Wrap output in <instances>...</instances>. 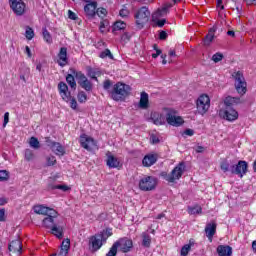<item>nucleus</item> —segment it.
Returning <instances> with one entry per match:
<instances>
[{
	"label": "nucleus",
	"mask_w": 256,
	"mask_h": 256,
	"mask_svg": "<svg viewBox=\"0 0 256 256\" xmlns=\"http://www.w3.org/2000/svg\"><path fill=\"white\" fill-rule=\"evenodd\" d=\"M66 81L71 89H77V82H75V75L73 73L66 76Z\"/></svg>",
	"instance_id": "34"
},
{
	"label": "nucleus",
	"mask_w": 256,
	"mask_h": 256,
	"mask_svg": "<svg viewBox=\"0 0 256 256\" xmlns=\"http://www.w3.org/2000/svg\"><path fill=\"white\" fill-rule=\"evenodd\" d=\"M45 143L47 147H49L51 151L55 153V155H60V156L65 155V148L63 147V145H61V143L52 141L49 138H46Z\"/></svg>",
	"instance_id": "11"
},
{
	"label": "nucleus",
	"mask_w": 256,
	"mask_h": 256,
	"mask_svg": "<svg viewBox=\"0 0 256 256\" xmlns=\"http://www.w3.org/2000/svg\"><path fill=\"white\" fill-rule=\"evenodd\" d=\"M79 103H85L87 101V94L84 91H80L77 95Z\"/></svg>",
	"instance_id": "46"
},
{
	"label": "nucleus",
	"mask_w": 256,
	"mask_h": 256,
	"mask_svg": "<svg viewBox=\"0 0 256 256\" xmlns=\"http://www.w3.org/2000/svg\"><path fill=\"white\" fill-rule=\"evenodd\" d=\"M42 35L47 43H52L53 40L51 39V34L47 30V28H43Z\"/></svg>",
	"instance_id": "45"
},
{
	"label": "nucleus",
	"mask_w": 256,
	"mask_h": 256,
	"mask_svg": "<svg viewBox=\"0 0 256 256\" xmlns=\"http://www.w3.org/2000/svg\"><path fill=\"white\" fill-rule=\"evenodd\" d=\"M58 91L63 99V101L69 102L71 99V92H69V86L65 82H60L58 84Z\"/></svg>",
	"instance_id": "17"
},
{
	"label": "nucleus",
	"mask_w": 256,
	"mask_h": 256,
	"mask_svg": "<svg viewBox=\"0 0 256 256\" xmlns=\"http://www.w3.org/2000/svg\"><path fill=\"white\" fill-rule=\"evenodd\" d=\"M52 235H55L57 239H63V226L59 225V222L56 223L51 229H50Z\"/></svg>",
	"instance_id": "30"
},
{
	"label": "nucleus",
	"mask_w": 256,
	"mask_h": 256,
	"mask_svg": "<svg viewBox=\"0 0 256 256\" xmlns=\"http://www.w3.org/2000/svg\"><path fill=\"white\" fill-rule=\"evenodd\" d=\"M131 93V86L118 82L113 86L112 91H110L111 97L114 101H124Z\"/></svg>",
	"instance_id": "1"
},
{
	"label": "nucleus",
	"mask_w": 256,
	"mask_h": 256,
	"mask_svg": "<svg viewBox=\"0 0 256 256\" xmlns=\"http://www.w3.org/2000/svg\"><path fill=\"white\" fill-rule=\"evenodd\" d=\"M220 168L224 173H227V171H231V166L229 165V162H227V161L222 162L220 165Z\"/></svg>",
	"instance_id": "48"
},
{
	"label": "nucleus",
	"mask_w": 256,
	"mask_h": 256,
	"mask_svg": "<svg viewBox=\"0 0 256 256\" xmlns=\"http://www.w3.org/2000/svg\"><path fill=\"white\" fill-rule=\"evenodd\" d=\"M9 3L15 15L21 16L25 13V2L23 0H9Z\"/></svg>",
	"instance_id": "12"
},
{
	"label": "nucleus",
	"mask_w": 256,
	"mask_h": 256,
	"mask_svg": "<svg viewBox=\"0 0 256 256\" xmlns=\"http://www.w3.org/2000/svg\"><path fill=\"white\" fill-rule=\"evenodd\" d=\"M9 179V173L5 170H0V181H7Z\"/></svg>",
	"instance_id": "51"
},
{
	"label": "nucleus",
	"mask_w": 256,
	"mask_h": 256,
	"mask_svg": "<svg viewBox=\"0 0 256 256\" xmlns=\"http://www.w3.org/2000/svg\"><path fill=\"white\" fill-rule=\"evenodd\" d=\"M239 103H241V98L239 97L228 96L224 100V105H226V107H233V105H239Z\"/></svg>",
	"instance_id": "32"
},
{
	"label": "nucleus",
	"mask_w": 256,
	"mask_h": 256,
	"mask_svg": "<svg viewBox=\"0 0 256 256\" xmlns=\"http://www.w3.org/2000/svg\"><path fill=\"white\" fill-rule=\"evenodd\" d=\"M219 115L226 121H237L239 119V113L233 107H226L225 110H220Z\"/></svg>",
	"instance_id": "9"
},
{
	"label": "nucleus",
	"mask_w": 256,
	"mask_h": 256,
	"mask_svg": "<svg viewBox=\"0 0 256 256\" xmlns=\"http://www.w3.org/2000/svg\"><path fill=\"white\" fill-rule=\"evenodd\" d=\"M106 165L110 169H117L118 167H121V161H119V158L113 156L111 152L106 153Z\"/></svg>",
	"instance_id": "15"
},
{
	"label": "nucleus",
	"mask_w": 256,
	"mask_h": 256,
	"mask_svg": "<svg viewBox=\"0 0 256 256\" xmlns=\"http://www.w3.org/2000/svg\"><path fill=\"white\" fill-rule=\"evenodd\" d=\"M118 249L119 248H118L117 244L114 242V244L112 245V247L110 248V250L108 251L106 256H117Z\"/></svg>",
	"instance_id": "44"
},
{
	"label": "nucleus",
	"mask_w": 256,
	"mask_h": 256,
	"mask_svg": "<svg viewBox=\"0 0 256 256\" xmlns=\"http://www.w3.org/2000/svg\"><path fill=\"white\" fill-rule=\"evenodd\" d=\"M7 123H9V112H6V113L4 114L3 127H7Z\"/></svg>",
	"instance_id": "60"
},
{
	"label": "nucleus",
	"mask_w": 256,
	"mask_h": 256,
	"mask_svg": "<svg viewBox=\"0 0 256 256\" xmlns=\"http://www.w3.org/2000/svg\"><path fill=\"white\" fill-rule=\"evenodd\" d=\"M142 163L144 167H151V165H155V163H157V155L156 154L146 155L143 158Z\"/></svg>",
	"instance_id": "27"
},
{
	"label": "nucleus",
	"mask_w": 256,
	"mask_h": 256,
	"mask_svg": "<svg viewBox=\"0 0 256 256\" xmlns=\"http://www.w3.org/2000/svg\"><path fill=\"white\" fill-rule=\"evenodd\" d=\"M100 59H114L113 54L111 53V50L105 49L99 54Z\"/></svg>",
	"instance_id": "39"
},
{
	"label": "nucleus",
	"mask_w": 256,
	"mask_h": 256,
	"mask_svg": "<svg viewBox=\"0 0 256 256\" xmlns=\"http://www.w3.org/2000/svg\"><path fill=\"white\" fill-rule=\"evenodd\" d=\"M217 29V25H214L212 28L209 29L208 34L203 39L204 45L209 46L211 45V43H213V40L215 39V32L217 31Z\"/></svg>",
	"instance_id": "23"
},
{
	"label": "nucleus",
	"mask_w": 256,
	"mask_h": 256,
	"mask_svg": "<svg viewBox=\"0 0 256 256\" xmlns=\"http://www.w3.org/2000/svg\"><path fill=\"white\" fill-rule=\"evenodd\" d=\"M88 76L91 77V79L97 80V76H95V72L91 68L88 70Z\"/></svg>",
	"instance_id": "61"
},
{
	"label": "nucleus",
	"mask_w": 256,
	"mask_h": 256,
	"mask_svg": "<svg viewBox=\"0 0 256 256\" xmlns=\"http://www.w3.org/2000/svg\"><path fill=\"white\" fill-rule=\"evenodd\" d=\"M29 145L32 149H41V143L39 142V139L34 136L30 138Z\"/></svg>",
	"instance_id": "35"
},
{
	"label": "nucleus",
	"mask_w": 256,
	"mask_h": 256,
	"mask_svg": "<svg viewBox=\"0 0 256 256\" xmlns=\"http://www.w3.org/2000/svg\"><path fill=\"white\" fill-rule=\"evenodd\" d=\"M185 171V163H179L170 174L165 173L163 175L164 179L168 181V183H175V181L181 179L183 173Z\"/></svg>",
	"instance_id": "3"
},
{
	"label": "nucleus",
	"mask_w": 256,
	"mask_h": 256,
	"mask_svg": "<svg viewBox=\"0 0 256 256\" xmlns=\"http://www.w3.org/2000/svg\"><path fill=\"white\" fill-rule=\"evenodd\" d=\"M139 108L140 109H149V94H147V92H141Z\"/></svg>",
	"instance_id": "29"
},
{
	"label": "nucleus",
	"mask_w": 256,
	"mask_h": 256,
	"mask_svg": "<svg viewBox=\"0 0 256 256\" xmlns=\"http://www.w3.org/2000/svg\"><path fill=\"white\" fill-rule=\"evenodd\" d=\"M96 15H98V17H101L103 19V17H105V15H107V9H105V8L96 9Z\"/></svg>",
	"instance_id": "50"
},
{
	"label": "nucleus",
	"mask_w": 256,
	"mask_h": 256,
	"mask_svg": "<svg viewBox=\"0 0 256 256\" xmlns=\"http://www.w3.org/2000/svg\"><path fill=\"white\" fill-rule=\"evenodd\" d=\"M68 17H69V19H72V21L77 20V14H75V12H73L71 10L68 11Z\"/></svg>",
	"instance_id": "59"
},
{
	"label": "nucleus",
	"mask_w": 256,
	"mask_h": 256,
	"mask_svg": "<svg viewBox=\"0 0 256 256\" xmlns=\"http://www.w3.org/2000/svg\"><path fill=\"white\" fill-rule=\"evenodd\" d=\"M197 111L200 115H205L211 107V99L207 94H202L196 101Z\"/></svg>",
	"instance_id": "4"
},
{
	"label": "nucleus",
	"mask_w": 256,
	"mask_h": 256,
	"mask_svg": "<svg viewBox=\"0 0 256 256\" xmlns=\"http://www.w3.org/2000/svg\"><path fill=\"white\" fill-rule=\"evenodd\" d=\"M189 251H191V245L186 244L181 249V255L187 256L189 254Z\"/></svg>",
	"instance_id": "49"
},
{
	"label": "nucleus",
	"mask_w": 256,
	"mask_h": 256,
	"mask_svg": "<svg viewBox=\"0 0 256 256\" xmlns=\"http://www.w3.org/2000/svg\"><path fill=\"white\" fill-rule=\"evenodd\" d=\"M80 145L87 151H91L93 145H95V141L93 140V138L87 135H82L80 137Z\"/></svg>",
	"instance_id": "20"
},
{
	"label": "nucleus",
	"mask_w": 256,
	"mask_h": 256,
	"mask_svg": "<svg viewBox=\"0 0 256 256\" xmlns=\"http://www.w3.org/2000/svg\"><path fill=\"white\" fill-rule=\"evenodd\" d=\"M212 61H214V63H219V61H223V54L221 52H217L212 56Z\"/></svg>",
	"instance_id": "47"
},
{
	"label": "nucleus",
	"mask_w": 256,
	"mask_h": 256,
	"mask_svg": "<svg viewBox=\"0 0 256 256\" xmlns=\"http://www.w3.org/2000/svg\"><path fill=\"white\" fill-rule=\"evenodd\" d=\"M149 17H151V11H149L147 6L138 9L134 14L137 29H143L149 23Z\"/></svg>",
	"instance_id": "2"
},
{
	"label": "nucleus",
	"mask_w": 256,
	"mask_h": 256,
	"mask_svg": "<svg viewBox=\"0 0 256 256\" xmlns=\"http://www.w3.org/2000/svg\"><path fill=\"white\" fill-rule=\"evenodd\" d=\"M34 213L37 215H57V211L55 209L43 206V205H36L33 207Z\"/></svg>",
	"instance_id": "14"
},
{
	"label": "nucleus",
	"mask_w": 256,
	"mask_h": 256,
	"mask_svg": "<svg viewBox=\"0 0 256 256\" xmlns=\"http://www.w3.org/2000/svg\"><path fill=\"white\" fill-rule=\"evenodd\" d=\"M112 85H113V83L111 82V80H106L103 83V88L105 89V91H109V89H111Z\"/></svg>",
	"instance_id": "52"
},
{
	"label": "nucleus",
	"mask_w": 256,
	"mask_h": 256,
	"mask_svg": "<svg viewBox=\"0 0 256 256\" xmlns=\"http://www.w3.org/2000/svg\"><path fill=\"white\" fill-rule=\"evenodd\" d=\"M7 217L5 216V208L0 209V221L5 222Z\"/></svg>",
	"instance_id": "57"
},
{
	"label": "nucleus",
	"mask_w": 256,
	"mask_h": 256,
	"mask_svg": "<svg viewBox=\"0 0 256 256\" xmlns=\"http://www.w3.org/2000/svg\"><path fill=\"white\" fill-rule=\"evenodd\" d=\"M171 7H173L172 4H166L164 7L158 9L152 14V21H157L158 19H161V17H165V15L169 13V9H171Z\"/></svg>",
	"instance_id": "18"
},
{
	"label": "nucleus",
	"mask_w": 256,
	"mask_h": 256,
	"mask_svg": "<svg viewBox=\"0 0 256 256\" xmlns=\"http://www.w3.org/2000/svg\"><path fill=\"white\" fill-rule=\"evenodd\" d=\"M114 243H116V246L122 253H129L133 249V240L129 238H120Z\"/></svg>",
	"instance_id": "10"
},
{
	"label": "nucleus",
	"mask_w": 256,
	"mask_h": 256,
	"mask_svg": "<svg viewBox=\"0 0 256 256\" xmlns=\"http://www.w3.org/2000/svg\"><path fill=\"white\" fill-rule=\"evenodd\" d=\"M58 65H60V67H65V65H67L69 63V58H67V48L66 47H61L60 51L58 53Z\"/></svg>",
	"instance_id": "21"
},
{
	"label": "nucleus",
	"mask_w": 256,
	"mask_h": 256,
	"mask_svg": "<svg viewBox=\"0 0 256 256\" xmlns=\"http://www.w3.org/2000/svg\"><path fill=\"white\" fill-rule=\"evenodd\" d=\"M84 13L87 19H94L97 15V2L88 1L84 6Z\"/></svg>",
	"instance_id": "13"
},
{
	"label": "nucleus",
	"mask_w": 256,
	"mask_h": 256,
	"mask_svg": "<svg viewBox=\"0 0 256 256\" xmlns=\"http://www.w3.org/2000/svg\"><path fill=\"white\" fill-rule=\"evenodd\" d=\"M153 23H156V25L158 27H163L166 23H167V20L166 19H161V20H152Z\"/></svg>",
	"instance_id": "53"
},
{
	"label": "nucleus",
	"mask_w": 256,
	"mask_h": 256,
	"mask_svg": "<svg viewBox=\"0 0 256 256\" xmlns=\"http://www.w3.org/2000/svg\"><path fill=\"white\" fill-rule=\"evenodd\" d=\"M8 250L11 253H17V255H21V253L23 252V245L21 244V240L17 239L10 242V244L8 245Z\"/></svg>",
	"instance_id": "19"
},
{
	"label": "nucleus",
	"mask_w": 256,
	"mask_h": 256,
	"mask_svg": "<svg viewBox=\"0 0 256 256\" xmlns=\"http://www.w3.org/2000/svg\"><path fill=\"white\" fill-rule=\"evenodd\" d=\"M57 214L56 215H47L46 218L43 219L42 225L46 229H51L57 222Z\"/></svg>",
	"instance_id": "25"
},
{
	"label": "nucleus",
	"mask_w": 256,
	"mask_h": 256,
	"mask_svg": "<svg viewBox=\"0 0 256 256\" xmlns=\"http://www.w3.org/2000/svg\"><path fill=\"white\" fill-rule=\"evenodd\" d=\"M69 101H70L71 109H77V100H75V98H71V96H70Z\"/></svg>",
	"instance_id": "56"
},
{
	"label": "nucleus",
	"mask_w": 256,
	"mask_h": 256,
	"mask_svg": "<svg viewBox=\"0 0 256 256\" xmlns=\"http://www.w3.org/2000/svg\"><path fill=\"white\" fill-rule=\"evenodd\" d=\"M70 73L74 75L75 79L78 81V85H81V83H84V81H87V76L83 74V72H79L73 68L70 69Z\"/></svg>",
	"instance_id": "31"
},
{
	"label": "nucleus",
	"mask_w": 256,
	"mask_h": 256,
	"mask_svg": "<svg viewBox=\"0 0 256 256\" xmlns=\"http://www.w3.org/2000/svg\"><path fill=\"white\" fill-rule=\"evenodd\" d=\"M46 159V167H53V165L57 164V158L53 155H48L45 157Z\"/></svg>",
	"instance_id": "36"
},
{
	"label": "nucleus",
	"mask_w": 256,
	"mask_h": 256,
	"mask_svg": "<svg viewBox=\"0 0 256 256\" xmlns=\"http://www.w3.org/2000/svg\"><path fill=\"white\" fill-rule=\"evenodd\" d=\"M205 233L209 241H213V236L217 233V224L215 222L207 224L205 227Z\"/></svg>",
	"instance_id": "24"
},
{
	"label": "nucleus",
	"mask_w": 256,
	"mask_h": 256,
	"mask_svg": "<svg viewBox=\"0 0 256 256\" xmlns=\"http://www.w3.org/2000/svg\"><path fill=\"white\" fill-rule=\"evenodd\" d=\"M183 135H188V137H193V135H195V131L193 129H186L184 132H183Z\"/></svg>",
	"instance_id": "58"
},
{
	"label": "nucleus",
	"mask_w": 256,
	"mask_h": 256,
	"mask_svg": "<svg viewBox=\"0 0 256 256\" xmlns=\"http://www.w3.org/2000/svg\"><path fill=\"white\" fill-rule=\"evenodd\" d=\"M248 168L249 165L247 164V161L240 160L236 165L230 166V173H232V175H238L242 179L244 175H247Z\"/></svg>",
	"instance_id": "7"
},
{
	"label": "nucleus",
	"mask_w": 256,
	"mask_h": 256,
	"mask_svg": "<svg viewBox=\"0 0 256 256\" xmlns=\"http://www.w3.org/2000/svg\"><path fill=\"white\" fill-rule=\"evenodd\" d=\"M24 159L26 161H33L35 159V154L33 153V150L31 149H26L24 151Z\"/></svg>",
	"instance_id": "38"
},
{
	"label": "nucleus",
	"mask_w": 256,
	"mask_h": 256,
	"mask_svg": "<svg viewBox=\"0 0 256 256\" xmlns=\"http://www.w3.org/2000/svg\"><path fill=\"white\" fill-rule=\"evenodd\" d=\"M159 39H161L162 41L167 39V32L161 31L160 34H159Z\"/></svg>",
	"instance_id": "63"
},
{
	"label": "nucleus",
	"mask_w": 256,
	"mask_h": 256,
	"mask_svg": "<svg viewBox=\"0 0 256 256\" xmlns=\"http://www.w3.org/2000/svg\"><path fill=\"white\" fill-rule=\"evenodd\" d=\"M120 17H129V10L127 8H122L119 12Z\"/></svg>",
	"instance_id": "54"
},
{
	"label": "nucleus",
	"mask_w": 256,
	"mask_h": 256,
	"mask_svg": "<svg viewBox=\"0 0 256 256\" xmlns=\"http://www.w3.org/2000/svg\"><path fill=\"white\" fill-rule=\"evenodd\" d=\"M235 79V89L239 95H245L247 93V82H245V77L241 71L236 72L233 75Z\"/></svg>",
	"instance_id": "6"
},
{
	"label": "nucleus",
	"mask_w": 256,
	"mask_h": 256,
	"mask_svg": "<svg viewBox=\"0 0 256 256\" xmlns=\"http://www.w3.org/2000/svg\"><path fill=\"white\" fill-rule=\"evenodd\" d=\"M125 27H127V24H125V22L117 21L113 26V33H115V31H123Z\"/></svg>",
	"instance_id": "37"
},
{
	"label": "nucleus",
	"mask_w": 256,
	"mask_h": 256,
	"mask_svg": "<svg viewBox=\"0 0 256 256\" xmlns=\"http://www.w3.org/2000/svg\"><path fill=\"white\" fill-rule=\"evenodd\" d=\"M246 5H256V0H244Z\"/></svg>",
	"instance_id": "64"
},
{
	"label": "nucleus",
	"mask_w": 256,
	"mask_h": 256,
	"mask_svg": "<svg viewBox=\"0 0 256 256\" xmlns=\"http://www.w3.org/2000/svg\"><path fill=\"white\" fill-rule=\"evenodd\" d=\"M99 235L102 236L103 241H105V243H106L107 239H109V237H111V235H113V232L111 231V229H106V230H103L102 232H100Z\"/></svg>",
	"instance_id": "40"
},
{
	"label": "nucleus",
	"mask_w": 256,
	"mask_h": 256,
	"mask_svg": "<svg viewBox=\"0 0 256 256\" xmlns=\"http://www.w3.org/2000/svg\"><path fill=\"white\" fill-rule=\"evenodd\" d=\"M150 141L153 145H157V143H159V137H157V135L152 134L150 136Z\"/></svg>",
	"instance_id": "55"
},
{
	"label": "nucleus",
	"mask_w": 256,
	"mask_h": 256,
	"mask_svg": "<svg viewBox=\"0 0 256 256\" xmlns=\"http://www.w3.org/2000/svg\"><path fill=\"white\" fill-rule=\"evenodd\" d=\"M157 187V178L153 176H146L139 181L140 191H153Z\"/></svg>",
	"instance_id": "5"
},
{
	"label": "nucleus",
	"mask_w": 256,
	"mask_h": 256,
	"mask_svg": "<svg viewBox=\"0 0 256 256\" xmlns=\"http://www.w3.org/2000/svg\"><path fill=\"white\" fill-rule=\"evenodd\" d=\"M25 37L28 41H31L35 37V32L32 30L31 27L26 28Z\"/></svg>",
	"instance_id": "43"
},
{
	"label": "nucleus",
	"mask_w": 256,
	"mask_h": 256,
	"mask_svg": "<svg viewBox=\"0 0 256 256\" xmlns=\"http://www.w3.org/2000/svg\"><path fill=\"white\" fill-rule=\"evenodd\" d=\"M103 243H105V241L100 234L90 238V246L92 247V251H99V249L103 247Z\"/></svg>",
	"instance_id": "16"
},
{
	"label": "nucleus",
	"mask_w": 256,
	"mask_h": 256,
	"mask_svg": "<svg viewBox=\"0 0 256 256\" xmlns=\"http://www.w3.org/2000/svg\"><path fill=\"white\" fill-rule=\"evenodd\" d=\"M202 211L203 209L201 208V206H194L192 208H189L190 215H201Z\"/></svg>",
	"instance_id": "42"
},
{
	"label": "nucleus",
	"mask_w": 256,
	"mask_h": 256,
	"mask_svg": "<svg viewBox=\"0 0 256 256\" xmlns=\"http://www.w3.org/2000/svg\"><path fill=\"white\" fill-rule=\"evenodd\" d=\"M9 203V199L8 198H5V197H1L0 198V205L3 206V205H7Z\"/></svg>",
	"instance_id": "62"
},
{
	"label": "nucleus",
	"mask_w": 256,
	"mask_h": 256,
	"mask_svg": "<svg viewBox=\"0 0 256 256\" xmlns=\"http://www.w3.org/2000/svg\"><path fill=\"white\" fill-rule=\"evenodd\" d=\"M217 253L219 256H231L233 255V248L229 245H219Z\"/></svg>",
	"instance_id": "26"
},
{
	"label": "nucleus",
	"mask_w": 256,
	"mask_h": 256,
	"mask_svg": "<svg viewBox=\"0 0 256 256\" xmlns=\"http://www.w3.org/2000/svg\"><path fill=\"white\" fill-rule=\"evenodd\" d=\"M47 189H48V191H54L55 189H59L60 191L66 192V191H69V189H71V188H69V186H67V185H54L52 178H49L48 184H47Z\"/></svg>",
	"instance_id": "28"
},
{
	"label": "nucleus",
	"mask_w": 256,
	"mask_h": 256,
	"mask_svg": "<svg viewBox=\"0 0 256 256\" xmlns=\"http://www.w3.org/2000/svg\"><path fill=\"white\" fill-rule=\"evenodd\" d=\"M142 246H144L146 249L151 247V235H149L147 232L142 233Z\"/></svg>",
	"instance_id": "33"
},
{
	"label": "nucleus",
	"mask_w": 256,
	"mask_h": 256,
	"mask_svg": "<svg viewBox=\"0 0 256 256\" xmlns=\"http://www.w3.org/2000/svg\"><path fill=\"white\" fill-rule=\"evenodd\" d=\"M80 87H82V89H85V91H91L93 89V85L91 84V81H89V79L82 82L80 84Z\"/></svg>",
	"instance_id": "41"
},
{
	"label": "nucleus",
	"mask_w": 256,
	"mask_h": 256,
	"mask_svg": "<svg viewBox=\"0 0 256 256\" xmlns=\"http://www.w3.org/2000/svg\"><path fill=\"white\" fill-rule=\"evenodd\" d=\"M151 119L154 125H165V123H167V114L164 115L154 112L151 114Z\"/></svg>",
	"instance_id": "22"
},
{
	"label": "nucleus",
	"mask_w": 256,
	"mask_h": 256,
	"mask_svg": "<svg viewBox=\"0 0 256 256\" xmlns=\"http://www.w3.org/2000/svg\"><path fill=\"white\" fill-rule=\"evenodd\" d=\"M166 123L172 125V127H181L185 123L181 116H177V113L173 110H169L166 113Z\"/></svg>",
	"instance_id": "8"
}]
</instances>
